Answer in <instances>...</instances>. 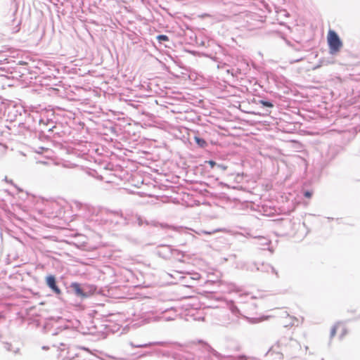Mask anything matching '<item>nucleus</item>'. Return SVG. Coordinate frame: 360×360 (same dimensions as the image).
Here are the masks:
<instances>
[{
	"label": "nucleus",
	"mask_w": 360,
	"mask_h": 360,
	"mask_svg": "<svg viewBox=\"0 0 360 360\" xmlns=\"http://www.w3.org/2000/svg\"><path fill=\"white\" fill-rule=\"evenodd\" d=\"M229 309L232 314L235 316L236 319H238L241 315L240 310L233 304H231Z\"/></svg>",
	"instance_id": "obj_8"
},
{
	"label": "nucleus",
	"mask_w": 360,
	"mask_h": 360,
	"mask_svg": "<svg viewBox=\"0 0 360 360\" xmlns=\"http://www.w3.org/2000/svg\"><path fill=\"white\" fill-rule=\"evenodd\" d=\"M46 285L57 295H60L61 290L56 285V278L53 275H49L46 278Z\"/></svg>",
	"instance_id": "obj_4"
},
{
	"label": "nucleus",
	"mask_w": 360,
	"mask_h": 360,
	"mask_svg": "<svg viewBox=\"0 0 360 360\" xmlns=\"http://www.w3.org/2000/svg\"><path fill=\"white\" fill-rule=\"evenodd\" d=\"M257 271H264L267 273H271L276 276L278 275L276 269L269 264H261L259 266H256Z\"/></svg>",
	"instance_id": "obj_5"
},
{
	"label": "nucleus",
	"mask_w": 360,
	"mask_h": 360,
	"mask_svg": "<svg viewBox=\"0 0 360 360\" xmlns=\"http://www.w3.org/2000/svg\"><path fill=\"white\" fill-rule=\"evenodd\" d=\"M174 256L175 257H172V258H173L177 261H179V262L183 261L184 254L182 252H180V255H175Z\"/></svg>",
	"instance_id": "obj_16"
},
{
	"label": "nucleus",
	"mask_w": 360,
	"mask_h": 360,
	"mask_svg": "<svg viewBox=\"0 0 360 360\" xmlns=\"http://www.w3.org/2000/svg\"><path fill=\"white\" fill-rule=\"evenodd\" d=\"M131 345L133 347H136V348H141V347H145L147 346L146 344L145 345H134L133 343H131Z\"/></svg>",
	"instance_id": "obj_24"
},
{
	"label": "nucleus",
	"mask_w": 360,
	"mask_h": 360,
	"mask_svg": "<svg viewBox=\"0 0 360 360\" xmlns=\"http://www.w3.org/2000/svg\"><path fill=\"white\" fill-rule=\"evenodd\" d=\"M304 196L307 198H310L311 196V193L309 191H306L304 193Z\"/></svg>",
	"instance_id": "obj_26"
},
{
	"label": "nucleus",
	"mask_w": 360,
	"mask_h": 360,
	"mask_svg": "<svg viewBox=\"0 0 360 360\" xmlns=\"http://www.w3.org/2000/svg\"><path fill=\"white\" fill-rule=\"evenodd\" d=\"M4 181L8 184H13V181L12 180H8V178L6 176H5L4 178Z\"/></svg>",
	"instance_id": "obj_27"
},
{
	"label": "nucleus",
	"mask_w": 360,
	"mask_h": 360,
	"mask_svg": "<svg viewBox=\"0 0 360 360\" xmlns=\"http://www.w3.org/2000/svg\"><path fill=\"white\" fill-rule=\"evenodd\" d=\"M10 347H11V345L9 344L6 345V348L7 350H11Z\"/></svg>",
	"instance_id": "obj_29"
},
{
	"label": "nucleus",
	"mask_w": 360,
	"mask_h": 360,
	"mask_svg": "<svg viewBox=\"0 0 360 360\" xmlns=\"http://www.w3.org/2000/svg\"><path fill=\"white\" fill-rule=\"evenodd\" d=\"M160 319H161V318L159 316H150V314H148L145 315V317H144L143 321L144 322V323H150L152 321H157Z\"/></svg>",
	"instance_id": "obj_7"
},
{
	"label": "nucleus",
	"mask_w": 360,
	"mask_h": 360,
	"mask_svg": "<svg viewBox=\"0 0 360 360\" xmlns=\"http://www.w3.org/2000/svg\"><path fill=\"white\" fill-rule=\"evenodd\" d=\"M340 323H338L336 325H335L332 328H331V330H330V338H333L335 336V333H336V330H337V328L339 326Z\"/></svg>",
	"instance_id": "obj_15"
},
{
	"label": "nucleus",
	"mask_w": 360,
	"mask_h": 360,
	"mask_svg": "<svg viewBox=\"0 0 360 360\" xmlns=\"http://www.w3.org/2000/svg\"><path fill=\"white\" fill-rule=\"evenodd\" d=\"M71 289L75 292V294L78 296H84V293L82 289L80 287V285L77 283H72L70 285Z\"/></svg>",
	"instance_id": "obj_6"
},
{
	"label": "nucleus",
	"mask_w": 360,
	"mask_h": 360,
	"mask_svg": "<svg viewBox=\"0 0 360 360\" xmlns=\"http://www.w3.org/2000/svg\"><path fill=\"white\" fill-rule=\"evenodd\" d=\"M26 131H27V129L25 127V124L20 122L18 125V129L16 130V132L20 134H25Z\"/></svg>",
	"instance_id": "obj_9"
},
{
	"label": "nucleus",
	"mask_w": 360,
	"mask_h": 360,
	"mask_svg": "<svg viewBox=\"0 0 360 360\" xmlns=\"http://www.w3.org/2000/svg\"><path fill=\"white\" fill-rule=\"evenodd\" d=\"M137 221H138L139 225H140V226H141L143 223L141 217H138Z\"/></svg>",
	"instance_id": "obj_25"
},
{
	"label": "nucleus",
	"mask_w": 360,
	"mask_h": 360,
	"mask_svg": "<svg viewBox=\"0 0 360 360\" xmlns=\"http://www.w3.org/2000/svg\"><path fill=\"white\" fill-rule=\"evenodd\" d=\"M218 169H221L223 171L226 170L227 169V167L226 165H219L218 164L217 165V167Z\"/></svg>",
	"instance_id": "obj_23"
},
{
	"label": "nucleus",
	"mask_w": 360,
	"mask_h": 360,
	"mask_svg": "<svg viewBox=\"0 0 360 360\" xmlns=\"http://www.w3.org/2000/svg\"><path fill=\"white\" fill-rule=\"evenodd\" d=\"M66 333H67V331H66L65 330H63V331H62V333H63V334H65Z\"/></svg>",
	"instance_id": "obj_32"
},
{
	"label": "nucleus",
	"mask_w": 360,
	"mask_h": 360,
	"mask_svg": "<svg viewBox=\"0 0 360 360\" xmlns=\"http://www.w3.org/2000/svg\"><path fill=\"white\" fill-rule=\"evenodd\" d=\"M163 319H164V320H166V321H169V319L166 318V317H164Z\"/></svg>",
	"instance_id": "obj_33"
},
{
	"label": "nucleus",
	"mask_w": 360,
	"mask_h": 360,
	"mask_svg": "<svg viewBox=\"0 0 360 360\" xmlns=\"http://www.w3.org/2000/svg\"><path fill=\"white\" fill-rule=\"evenodd\" d=\"M260 103L262 104V105L265 106V107H268V108H271L273 107V104L269 102V101H260Z\"/></svg>",
	"instance_id": "obj_17"
},
{
	"label": "nucleus",
	"mask_w": 360,
	"mask_h": 360,
	"mask_svg": "<svg viewBox=\"0 0 360 360\" xmlns=\"http://www.w3.org/2000/svg\"><path fill=\"white\" fill-rule=\"evenodd\" d=\"M109 358L110 359H115V360H122V358H117V357H115V356H108Z\"/></svg>",
	"instance_id": "obj_28"
},
{
	"label": "nucleus",
	"mask_w": 360,
	"mask_h": 360,
	"mask_svg": "<svg viewBox=\"0 0 360 360\" xmlns=\"http://www.w3.org/2000/svg\"><path fill=\"white\" fill-rule=\"evenodd\" d=\"M205 348L209 353L213 354L214 356H218V353L215 350L212 349L210 346L205 345Z\"/></svg>",
	"instance_id": "obj_14"
},
{
	"label": "nucleus",
	"mask_w": 360,
	"mask_h": 360,
	"mask_svg": "<svg viewBox=\"0 0 360 360\" xmlns=\"http://www.w3.org/2000/svg\"><path fill=\"white\" fill-rule=\"evenodd\" d=\"M342 330H343V333L341 335L342 337H343L345 335V334L346 333V331H345V328H343Z\"/></svg>",
	"instance_id": "obj_30"
},
{
	"label": "nucleus",
	"mask_w": 360,
	"mask_h": 360,
	"mask_svg": "<svg viewBox=\"0 0 360 360\" xmlns=\"http://www.w3.org/2000/svg\"><path fill=\"white\" fill-rule=\"evenodd\" d=\"M243 297H245L248 300L250 299V300H253V299H257V297L255 296V295H252L250 293H245V294H242L240 295V299L241 300V302H244L243 300Z\"/></svg>",
	"instance_id": "obj_12"
},
{
	"label": "nucleus",
	"mask_w": 360,
	"mask_h": 360,
	"mask_svg": "<svg viewBox=\"0 0 360 360\" xmlns=\"http://www.w3.org/2000/svg\"><path fill=\"white\" fill-rule=\"evenodd\" d=\"M258 240L259 241L258 245L262 247L268 245L270 243V240L268 238H264V237H258Z\"/></svg>",
	"instance_id": "obj_11"
},
{
	"label": "nucleus",
	"mask_w": 360,
	"mask_h": 360,
	"mask_svg": "<svg viewBox=\"0 0 360 360\" xmlns=\"http://www.w3.org/2000/svg\"><path fill=\"white\" fill-rule=\"evenodd\" d=\"M244 318L246 319L247 320H248L249 322L252 323H258V322H260L262 320H264V319H262V318H248L247 316H244Z\"/></svg>",
	"instance_id": "obj_13"
},
{
	"label": "nucleus",
	"mask_w": 360,
	"mask_h": 360,
	"mask_svg": "<svg viewBox=\"0 0 360 360\" xmlns=\"http://www.w3.org/2000/svg\"><path fill=\"white\" fill-rule=\"evenodd\" d=\"M157 39L159 41H167L168 40V37L166 36V35L161 34V35H158L157 37Z\"/></svg>",
	"instance_id": "obj_19"
},
{
	"label": "nucleus",
	"mask_w": 360,
	"mask_h": 360,
	"mask_svg": "<svg viewBox=\"0 0 360 360\" xmlns=\"http://www.w3.org/2000/svg\"><path fill=\"white\" fill-rule=\"evenodd\" d=\"M290 319L292 320V321L291 322V324L292 326H295V325L297 326L298 325V323H299L298 319H297L295 317H290Z\"/></svg>",
	"instance_id": "obj_21"
},
{
	"label": "nucleus",
	"mask_w": 360,
	"mask_h": 360,
	"mask_svg": "<svg viewBox=\"0 0 360 360\" xmlns=\"http://www.w3.org/2000/svg\"><path fill=\"white\" fill-rule=\"evenodd\" d=\"M158 255L164 259H171L175 255H180V251L172 248L169 245H161L157 250Z\"/></svg>",
	"instance_id": "obj_3"
},
{
	"label": "nucleus",
	"mask_w": 360,
	"mask_h": 360,
	"mask_svg": "<svg viewBox=\"0 0 360 360\" xmlns=\"http://www.w3.org/2000/svg\"><path fill=\"white\" fill-rule=\"evenodd\" d=\"M39 123L41 124L43 123V121L41 120H39Z\"/></svg>",
	"instance_id": "obj_35"
},
{
	"label": "nucleus",
	"mask_w": 360,
	"mask_h": 360,
	"mask_svg": "<svg viewBox=\"0 0 360 360\" xmlns=\"http://www.w3.org/2000/svg\"><path fill=\"white\" fill-rule=\"evenodd\" d=\"M224 231V229H215V230H212V231H202V233H205V234H208V235H211L212 233H217V232H219V231Z\"/></svg>",
	"instance_id": "obj_18"
},
{
	"label": "nucleus",
	"mask_w": 360,
	"mask_h": 360,
	"mask_svg": "<svg viewBox=\"0 0 360 360\" xmlns=\"http://www.w3.org/2000/svg\"><path fill=\"white\" fill-rule=\"evenodd\" d=\"M39 162H40V163H42V164H46V162H42V161H40Z\"/></svg>",
	"instance_id": "obj_34"
},
{
	"label": "nucleus",
	"mask_w": 360,
	"mask_h": 360,
	"mask_svg": "<svg viewBox=\"0 0 360 360\" xmlns=\"http://www.w3.org/2000/svg\"><path fill=\"white\" fill-rule=\"evenodd\" d=\"M230 290L231 291H236V292H238L239 291V288L234 284H231L230 285Z\"/></svg>",
	"instance_id": "obj_20"
},
{
	"label": "nucleus",
	"mask_w": 360,
	"mask_h": 360,
	"mask_svg": "<svg viewBox=\"0 0 360 360\" xmlns=\"http://www.w3.org/2000/svg\"><path fill=\"white\" fill-rule=\"evenodd\" d=\"M278 348H281V352H278V353L285 352L288 355H293L295 352L301 348V346L296 340L292 338L283 337L278 341L276 345L269 349L267 354L276 352Z\"/></svg>",
	"instance_id": "obj_1"
},
{
	"label": "nucleus",
	"mask_w": 360,
	"mask_h": 360,
	"mask_svg": "<svg viewBox=\"0 0 360 360\" xmlns=\"http://www.w3.org/2000/svg\"><path fill=\"white\" fill-rule=\"evenodd\" d=\"M195 143L201 148H204L207 146V142L203 139L198 136L194 138Z\"/></svg>",
	"instance_id": "obj_10"
},
{
	"label": "nucleus",
	"mask_w": 360,
	"mask_h": 360,
	"mask_svg": "<svg viewBox=\"0 0 360 360\" xmlns=\"http://www.w3.org/2000/svg\"><path fill=\"white\" fill-rule=\"evenodd\" d=\"M283 12L285 13V15L288 16L289 14L286 12V11H284Z\"/></svg>",
	"instance_id": "obj_31"
},
{
	"label": "nucleus",
	"mask_w": 360,
	"mask_h": 360,
	"mask_svg": "<svg viewBox=\"0 0 360 360\" xmlns=\"http://www.w3.org/2000/svg\"><path fill=\"white\" fill-rule=\"evenodd\" d=\"M328 43L331 54L338 52L342 46V42L339 36L334 30H329L328 34Z\"/></svg>",
	"instance_id": "obj_2"
},
{
	"label": "nucleus",
	"mask_w": 360,
	"mask_h": 360,
	"mask_svg": "<svg viewBox=\"0 0 360 360\" xmlns=\"http://www.w3.org/2000/svg\"><path fill=\"white\" fill-rule=\"evenodd\" d=\"M207 162H208V164L210 165V167H211L212 168H213L214 166L217 167V165H218V164H217V163H216L214 161H213V160H210V161H208Z\"/></svg>",
	"instance_id": "obj_22"
}]
</instances>
